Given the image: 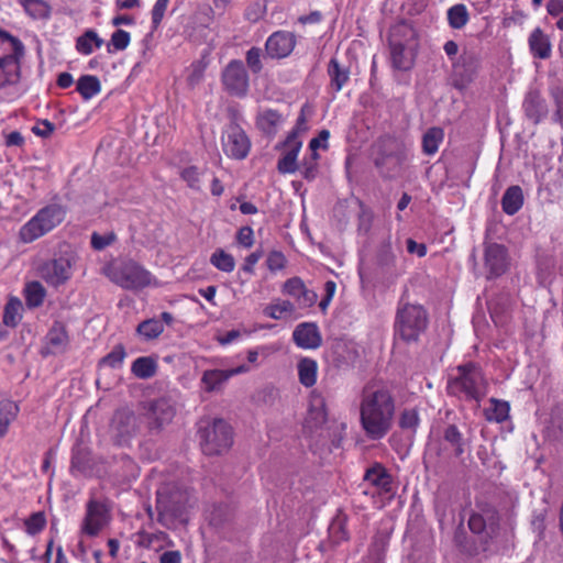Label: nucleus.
Wrapping results in <instances>:
<instances>
[{
	"label": "nucleus",
	"instance_id": "1",
	"mask_svg": "<svg viewBox=\"0 0 563 563\" xmlns=\"http://www.w3.org/2000/svg\"><path fill=\"white\" fill-rule=\"evenodd\" d=\"M395 398L383 382L366 383L361 393L360 421L365 434L372 440L383 439L391 429Z\"/></svg>",
	"mask_w": 563,
	"mask_h": 563
},
{
	"label": "nucleus",
	"instance_id": "2",
	"mask_svg": "<svg viewBox=\"0 0 563 563\" xmlns=\"http://www.w3.org/2000/svg\"><path fill=\"white\" fill-rule=\"evenodd\" d=\"M407 151L397 139L385 135L374 144V165L382 177L394 179L401 175Z\"/></svg>",
	"mask_w": 563,
	"mask_h": 563
},
{
	"label": "nucleus",
	"instance_id": "3",
	"mask_svg": "<svg viewBox=\"0 0 563 563\" xmlns=\"http://www.w3.org/2000/svg\"><path fill=\"white\" fill-rule=\"evenodd\" d=\"M457 375L448 382V391L454 396L479 402L487 393V382L479 366L468 363L457 366Z\"/></svg>",
	"mask_w": 563,
	"mask_h": 563
},
{
	"label": "nucleus",
	"instance_id": "4",
	"mask_svg": "<svg viewBox=\"0 0 563 563\" xmlns=\"http://www.w3.org/2000/svg\"><path fill=\"white\" fill-rule=\"evenodd\" d=\"M428 325V313L421 305L402 303L398 307L395 330L405 342H417Z\"/></svg>",
	"mask_w": 563,
	"mask_h": 563
},
{
	"label": "nucleus",
	"instance_id": "5",
	"mask_svg": "<svg viewBox=\"0 0 563 563\" xmlns=\"http://www.w3.org/2000/svg\"><path fill=\"white\" fill-rule=\"evenodd\" d=\"M23 51L18 38L0 29V89L16 80Z\"/></svg>",
	"mask_w": 563,
	"mask_h": 563
},
{
	"label": "nucleus",
	"instance_id": "6",
	"mask_svg": "<svg viewBox=\"0 0 563 563\" xmlns=\"http://www.w3.org/2000/svg\"><path fill=\"white\" fill-rule=\"evenodd\" d=\"M188 505V494L178 488H163L157 492L156 509L158 522L169 528L175 520L183 519Z\"/></svg>",
	"mask_w": 563,
	"mask_h": 563
},
{
	"label": "nucleus",
	"instance_id": "7",
	"mask_svg": "<svg viewBox=\"0 0 563 563\" xmlns=\"http://www.w3.org/2000/svg\"><path fill=\"white\" fill-rule=\"evenodd\" d=\"M111 282L124 289H141L151 284V273L133 261L122 262L104 268Z\"/></svg>",
	"mask_w": 563,
	"mask_h": 563
},
{
	"label": "nucleus",
	"instance_id": "8",
	"mask_svg": "<svg viewBox=\"0 0 563 563\" xmlns=\"http://www.w3.org/2000/svg\"><path fill=\"white\" fill-rule=\"evenodd\" d=\"M200 445L207 455H219L227 452L233 443L231 427L223 419H214L211 424L199 431Z\"/></svg>",
	"mask_w": 563,
	"mask_h": 563
},
{
	"label": "nucleus",
	"instance_id": "9",
	"mask_svg": "<svg viewBox=\"0 0 563 563\" xmlns=\"http://www.w3.org/2000/svg\"><path fill=\"white\" fill-rule=\"evenodd\" d=\"M141 428L140 418L130 409L117 410L111 419L109 432L117 445H128Z\"/></svg>",
	"mask_w": 563,
	"mask_h": 563
},
{
	"label": "nucleus",
	"instance_id": "10",
	"mask_svg": "<svg viewBox=\"0 0 563 563\" xmlns=\"http://www.w3.org/2000/svg\"><path fill=\"white\" fill-rule=\"evenodd\" d=\"M142 409V416L146 421L150 433H159L173 421L176 415L174 404L167 398L144 402Z\"/></svg>",
	"mask_w": 563,
	"mask_h": 563
},
{
	"label": "nucleus",
	"instance_id": "11",
	"mask_svg": "<svg viewBox=\"0 0 563 563\" xmlns=\"http://www.w3.org/2000/svg\"><path fill=\"white\" fill-rule=\"evenodd\" d=\"M110 510L103 501L90 498L86 505V515L81 525V532L96 537L108 525Z\"/></svg>",
	"mask_w": 563,
	"mask_h": 563
},
{
	"label": "nucleus",
	"instance_id": "12",
	"mask_svg": "<svg viewBox=\"0 0 563 563\" xmlns=\"http://www.w3.org/2000/svg\"><path fill=\"white\" fill-rule=\"evenodd\" d=\"M479 64V57L475 52H463L453 64V86L459 90L465 89L474 80Z\"/></svg>",
	"mask_w": 563,
	"mask_h": 563
},
{
	"label": "nucleus",
	"instance_id": "13",
	"mask_svg": "<svg viewBox=\"0 0 563 563\" xmlns=\"http://www.w3.org/2000/svg\"><path fill=\"white\" fill-rule=\"evenodd\" d=\"M222 146L228 156L243 159L250 152L251 143L243 129L232 123L223 132Z\"/></svg>",
	"mask_w": 563,
	"mask_h": 563
},
{
	"label": "nucleus",
	"instance_id": "14",
	"mask_svg": "<svg viewBox=\"0 0 563 563\" xmlns=\"http://www.w3.org/2000/svg\"><path fill=\"white\" fill-rule=\"evenodd\" d=\"M225 89L234 96H245L249 89V75L241 60H231L222 73Z\"/></svg>",
	"mask_w": 563,
	"mask_h": 563
},
{
	"label": "nucleus",
	"instance_id": "15",
	"mask_svg": "<svg viewBox=\"0 0 563 563\" xmlns=\"http://www.w3.org/2000/svg\"><path fill=\"white\" fill-rule=\"evenodd\" d=\"M510 262L507 250L498 243L486 245L484 252V266L487 272L486 277L497 278L504 275L509 268Z\"/></svg>",
	"mask_w": 563,
	"mask_h": 563
},
{
	"label": "nucleus",
	"instance_id": "16",
	"mask_svg": "<svg viewBox=\"0 0 563 563\" xmlns=\"http://www.w3.org/2000/svg\"><path fill=\"white\" fill-rule=\"evenodd\" d=\"M499 527V515L494 508H483L479 512H473L468 519V528L482 536L484 540L493 538Z\"/></svg>",
	"mask_w": 563,
	"mask_h": 563
},
{
	"label": "nucleus",
	"instance_id": "17",
	"mask_svg": "<svg viewBox=\"0 0 563 563\" xmlns=\"http://www.w3.org/2000/svg\"><path fill=\"white\" fill-rule=\"evenodd\" d=\"M41 277L52 286L66 283L71 276V263L69 258L59 257L42 265Z\"/></svg>",
	"mask_w": 563,
	"mask_h": 563
},
{
	"label": "nucleus",
	"instance_id": "18",
	"mask_svg": "<svg viewBox=\"0 0 563 563\" xmlns=\"http://www.w3.org/2000/svg\"><path fill=\"white\" fill-rule=\"evenodd\" d=\"M69 338L66 328L60 322H55L43 340L41 354L43 356L58 355L67 350Z\"/></svg>",
	"mask_w": 563,
	"mask_h": 563
},
{
	"label": "nucleus",
	"instance_id": "19",
	"mask_svg": "<svg viewBox=\"0 0 563 563\" xmlns=\"http://www.w3.org/2000/svg\"><path fill=\"white\" fill-rule=\"evenodd\" d=\"M296 46V36L291 32H274L266 41V54L272 58H285Z\"/></svg>",
	"mask_w": 563,
	"mask_h": 563
},
{
	"label": "nucleus",
	"instance_id": "20",
	"mask_svg": "<svg viewBox=\"0 0 563 563\" xmlns=\"http://www.w3.org/2000/svg\"><path fill=\"white\" fill-rule=\"evenodd\" d=\"M246 371L244 365L231 369H207L202 373L201 385L207 393L221 391L225 383L234 375Z\"/></svg>",
	"mask_w": 563,
	"mask_h": 563
},
{
	"label": "nucleus",
	"instance_id": "21",
	"mask_svg": "<svg viewBox=\"0 0 563 563\" xmlns=\"http://www.w3.org/2000/svg\"><path fill=\"white\" fill-rule=\"evenodd\" d=\"M66 213V209L58 202H52L37 211V238L46 234L58 225Z\"/></svg>",
	"mask_w": 563,
	"mask_h": 563
},
{
	"label": "nucleus",
	"instance_id": "22",
	"mask_svg": "<svg viewBox=\"0 0 563 563\" xmlns=\"http://www.w3.org/2000/svg\"><path fill=\"white\" fill-rule=\"evenodd\" d=\"M328 413L323 396L312 390L309 397V408L305 419V428L313 431L327 422Z\"/></svg>",
	"mask_w": 563,
	"mask_h": 563
},
{
	"label": "nucleus",
	"instance_id": "23",
	"mask_svg": "<svg viewBox=\"0 0 563 563\" xmlns=\"http://www.w3.org/2000/svg\"><path fill=\"white\" fill-rule=\"evenodd\" d=\"M292 340L297 346L306 350L318 349L322 343L320 331L312 322L298 324L292 332Z\"/></svg>",
	"mask_w": 563,
	"mask_h": 563
},
{
	"label": "nucleus",
	"instance_id": "24",
	"mask_svg": "<svg viewBox=\"0 0 563 563\" xmlns=\"http://www.w3.org/2000/svg\"><path fill=\"white\" fill-rule=\"evenodd\" d=\"M523 110L526 117L534 124L540 123L549 112L547 101L538 91H530L527 93L523 101Z\"/></svg>",
	"mask_w": 563,
	"mask_h": 563
},
{
	"label": "nucleus",
	"instance_id": "25",
	"mask_svg": "<svg viewBox=\"0 0 563 563\" xmlns=\"http://www.w3.org/2000/svg\"><path fill=\"white\" fill-rule=\"evenodd\" d=\"M284 145L287 147V151L278 161L277 169L282 174H292L298 169L297 157L302 142L294 141V135H288Z\"/></svg>",
	"mask_w": 563,
	"mask_h": 563
},
{
	"label": "nucleus",
	"instance_id": "26",
	"mask_svg": "<svg viewBox=\"0 0 563 563\" xmlns=\"http://www.w3.org/2000/svg\"><path fill=\"white\" fill-rule=\"evenodd\" d=\"M391 64L399 70H408L413 65L416 46H405L401 43H389Z\"/></svg>",
	"mask_w": 563,
	"mask_h": 563
},
{
	"label": "nucleus",
	"instance_id": "27",
	"mask_svg": "<svg viewBox=\"0 0 563 563\" xmlns=\"http://www.w3.org/2000/svg\"><path fill=\"white\" fill-rule=\"evenodd\" d=\"M284 122V117L277 110L265 109L257 114L256 125L267 136L276 135L278 128Z\"/></svg>",
	"mask_w": 563,
	"mask_h": 563
},
{
	"label": "nucleus",
	"instance_id": "28",
	"mask_svg": "<svg viewBox=\"0 0 563 563\" xmlns=\"http://www.w3.org/2000/svg\"><path fill=\"white\" fill-rule=\"evenodd\" d=\"M388 42L417 46V32L410 23L400 21L390 29Z\"/></svg>",
	"mask_w": 563,
	"mask_h": 563
},
{
	"label": "nucleus",
	"instance_id": "29",
	"mask_svg": "<svg viewBox=\"0 0 563 563\" xmlns=\"http://www.w3.org/2000/svg\"><path fill=\"white\" fill-rule=\"evenodd\" d=\"M529 47L534 57L547 59L551 55L550 40L548 35H545L539 27L533 30V32L530 34Z\"/></svg>",
	"mask_w": 563,
	"mask_h": 563
},
{
	"label": "nucleus",
	"instance_id": "30",
	"mask_svg": "<svg viewBox=\"0 0 563 563\" xmlns=\"http://www.w3.org/2000/svg\"><path fill=\"white\" fill-rule=\"evenodd\" d=\"M523 205V192L519 186H510L501 198L503 211L508 216L516 214Z\"/></svg>",
	"mask_w": 563,
	"mask_h": 563
},
{
	"label": "nucleus",
	"instance_id": "31",
	"mask_svg": "<svg viewBox=\"0 0 563 563\" xmlns=\"http://www.w3.org/2000/svg\"><path fill=\"white\" fill-rule=\"evenodd\" d=\"M364 479L385 493L391 492V476L379 464L368 468L364 475Z\"/></svg>",
	"mask_w": 563,
	"mask_h": 563
},
{
	"label": "nucleus",
	"instance_id": "32",
	"mask_svg": "<svg viewBox=\"0 0 563 563\" xmlns=\"http://www.w3.org/2000/svg\"><path fill=\"white\" fill-rule=\"evenodd\" d=\"M298 378L305 387H312L317 382L318 363L310 357H302L297 364Z\"/></svg>",
	"mask_w": 563,
	"mask_h": 563
},
{
	"label": "nucleus",
	"instance_id": "33",
	"mask_svg": "<svg viewBox=\"0 0 563 563\" xmlns=\"http://www.w3.org/2000/svg\"><path fill=\"white\" fill-rule=\"evenodd\" d=\"M295 311L296 307L289 300L276 299L264 308L263 313L274 320H280Z\"/></svg>",
	"mask_w": 563,
	"mask_h": 563
},
{
	"label": "nucleus",
	"instance_id": "34",
	"mask_svg": "<svg viewBox=\"0 0 563 563\" xmlns=\"http://www.w3.org/2000/svg\"><path fill=\"white\" fill-rule=\"evenodd\" d=\"M157 371V363L151 356L137 357L131 366V372L134 376L141 379L153 377Z\"/></svg>",
	"mask_w": 563,
	"mask_h": 563
},
{
	"label": "nucleus",
	"instance_id": "35",
	"mask_svg": "<svg viewBox=\"0 0 563 563\" xmlns=\"http://www.w3.org/2000/svg\"><path fill=\"white\" fill-rule=\"evenodd\" d=\"M489 402H490V407L486 408L484 411L485 418L488 421L501 423L508 419L510 406L507 401L499 400L496 398H490Z\"/></svg>",
	"mask_w": 563,
	"mask_h": 563
},
{
	"label": "nucleus",
	"instance_id": "36",
	"mask_svg": "<svg viewBox=\"0 0 563 563\" xmlns=\"http://www.w3.org/2000/svg\"><path fill=\"white\" fill-rule=\"evenodd\" d=\"M76 89L85 100H89L100 92L101 84L98 77L84 75L78 79Z\"/></svg>",
	"mask_w": 563,
	"mask_h": 563
},
{
	"label": "nucleus",
	"instance_id": "37",
	"mask_svg": "<svg viewBox=\"0 0 563 563\" xmlns=\"http://www.w3.org/2000/svg\"><path fill=\"white\" fill-rule=\"evenodd\" d=\"M23 306L19 298L10 297L3 311V323L7 327L14 328L21 320Z\"/></svg>",
	"mask_w": 563,
	"mask_h": 563
},
{
	"label": "nucleus",
	"instance_id": "38",
	"mask_svg": "<svg viewBox=\"0 0 563 563\" xmlns=\"http://www.w3.org/2000/svg\"><path fill=\"white\" fill-rule=\"evenodd\" d=\"M444 137V131L441 128H430L422 136V151L427 155H433L438 152L439 145Z\"/></svg>",
	"mask_w": 563,
	"mask_h": 563
},
{
	"label": "nucleus",
	"instance_id": "39",
	"mask_svg": "<svg viewBox=\"0 0 563 563\" xmlns=\"http://www.w3.org/2000/svg\"><path fill=\"white\" fill-rule=\"evenodd\" d=\"M328 73L331 78V87L335 91H340L350 78L349 70L345 68H342L335 58H332L330 60L329 67H328Z\"/></svg>",
	"mask_w": 563,
	"mask_h": 563
},
{
	"label": "nucleus",
	"instance_id": "40",
	"mask_svg": "<svg viewBox=\"0 0 563 563\" xmlns=\"http://www.w3.org/2000/svg\"><path fill=\"white\" fill-rule=\"evenodd\" d=\"M99 48L103 44V40L100 38L93 30H87L81 36H79L76 41V48L79 53L89 55L93 52V46Z\"/></svg>",
	"mask_w": 563,
	"mask_h": 563
},
{
	"label": "nucleus",
	"instance_id": "41",
	"mask_svg": "<svg viewBox=\"0 0 563 563\" xmlns=\"http://www.w3.org/2000/svg\"><path fill=\"white\" fill-rule=\"evenodd\" d=\"M163 331L164 324L162 321L154 318L142 321L136 328V332L145 340H154L158 338Z\"/></svg>",
	"mask_w": 563,
	"mask_h": 563
},
{
	"label": "nucleus",
	"instance_id": "42",
	"mask_svg": "<svg viewBox=\"0 0 563 563\" xmlns=\"http://www.w3.org/2000/svg\"><path fill=\"white\" fill-rule=\"evenodd\" d=\"M470 15L464 4L459 3L448 10V21L452 29L460 30L466 25Z\"/></svg>",
	"mask_w": 563,
	"mask_h": 563
},
{
	"label": "nucleus",
	"instance_id": "43",
	"mask_svg": "<svg viewBox=\"0 0 563 563\" xmlns=\"http://www.w3.org/2000/svg\"><path fill=\"white\" fill-rule=\"evenodd\" d=\"M18 413V406L10 400L0 402V438L3 437L10 422L15 418Z\"/></svg>",
	"mask_w": 563,
	"mask_h": 563
},
{
	"label": "nucleus",
	"instance_id": "44",
	"mask_svg": "<svg viewBox=\"0 0 563 563\" xmlns=\"http://www.w3.org/2000/svg\"><path fill=\"white\" fill-rule=\"evenodd\" d=\"M210 263L216 268H218L219 271H222L224 273H231L234 271V267H235L234 257L221 249L216 250L212 253V255L210 257Z\"/></svg>",
	"mask_w": 563,
	"mask_h": 563
},
{
	"label": "nucleus",
	"instance_id": "45",
	"mask_svg": "<svg viewBox=\"0 0 563 563\" xmlns=\"http://www.w3.org/2000/svg\"><path fill=\"white\" fill-rule=\"evenodd\" d=\"M377 263L380 267L389 271L395 267L396 264V254L393 250L390 240L384 241L377 251Z\"/></svg>",
	"mask_w": 563,
	"mask_h": 563
},
{
	"label": "nucleus",
	"instance_id": "46",
	"mask_svg": "<svg viewBox=\"0 0 563 563\" xmlns=\"http://www.w3.org/2000/svg\"><path fill=\"white\" fill-rule=\"evenodd\" d=\"M443 439L454 450L455 456H461L464 453L463 435L454 424H450L443 433Z\"/></svg>",
	"mask_w": 563,
	"mask_h": 563
},
{
	"label": "nucleus",
	"instance_id": "47",
	"mask_svg": "<svg viewBox=\"0 0 563 563\" xmlns=\"http://www.w3.org/2000/svg\"><path fill=\"white\" fill-rule=\"evenodd\" d=\"M420 419L416 408L404 409L399 417V427L402 430L416 432L419 426Z\"/></svg>",
	"mask_w": 563,
	"mask_h": 563
},
{
	"label": "nucleus",
	"instance_id": "48",
	"mask_svg": "<svg viewBox=\"0 0 563 563\" xmlns=\"http://www.w3.org/2000/svg\"><path fill=\"white\" fill-rule=\"evenodd\" d=\"M126 356L125 349L122 344H118L113 350L100 360V365L118 368L122 365Z\"/></svg>",
	"mask_w": 563,
	"mask_h": 563
},
{
	"label": "nucleus",
	"instance_id": "49",
	"mask_svg": "<svg viewBox=\"0 0 563 563\" xmlns=\"http://www.w3.org/2000/svg\"><path fill=\"white\" fill-rule=\"evenodd\" d=\"M130 33L124 30H117L112 33L110 43L108 44V52L111 53V46L115 51H123L130 44Z\"/></svg>",
	"mask_w": 563,
	"mask_h": 563
},
{
	"label": "nucleus",
	"instance_id": "50",
	"mask_svg": "<svg viewBox=\"0 0 563 563\" xmlns=\"http://www.w3.org/2000/svg\"><path fill=\"white\" fill-rule=\"evenodd\" d=\"M305 288L306 285L300 277H291L284 283L282 291L283 294L288 295L297 300Z\"/></svg>",
	"mask_w": 563,
	"mask_h": 563
},
{
	"label": "nucleus",
	"instance_id": "51",
	"mask_svg": "<svg viewBox=\"0 0 563 563\" xmlns=\"http://www.w3.org/2000/svg\"><path fill=\"white\" fill-rule=\"evenodd\" d=\"M180 177L184 181L187 183L189 188L197 191L201 190L200 173L196 166H189L184 168L180 172Z\"/></svg>",
	"mask_w": 563,
	"mask_h": 563
},
{
	"label": "nucleus",
	"instance_id": "52",
	"mask_svg": "<svg viewBox=\"0 0 563 563\" xmlns=\"http://www.w3.org/2000/svg\"><path fill=\"white\" fill-rule=\"evenodd\" d=\"M117 240V235L114 232H108L106 234H99L98 232H93L91 234V246L96 251H102L106 247L113 244Z\"/></svg>",
	"mask_w": 563,
	"mask_h": 563
},
{
	"label": "nucleus",
	"instance_id": "53",
	"mask_svg": "<svg viewBox=\"0 0 563 563\" xmlns=\"http://www.w3.org/2000/svg\"><path fill=\"white\" fill-rule=\"evenodd\" d=\"M208 62L205 58H201L191 64L190 74L188 75V84L190 86H196L203 78L205 71L207 69Z\"/></svg>",
	"mask_w": 563,
	"mask_h": 563
},
{
	"label": "nucleus",
	"instance_id": "54",
	"mask_svg": "<svg viewBox=\"0 0 563 563\" xmlns=\"http://www.w3.org/2000/svg\"><path fill=\"white\" fill-rule=\"evenodd\" d=\"M261 55L262 49L255 46L246 52V64L253 74H258L263 68Z\"/></svg>",
	"mask_w": 563,
	"mask_h": 563
},
{
	"label": "nucleus",
	"instance_id": "55",
	"mask_svg": "<svg viewBox=\"0 0 563 563\" xmlns=\"http://www.w3.org/2000/svg\"><path fill=\"white\" fill-rule=\"evenodd\" d=\"M287 260L285 255L279 251L269 252L266 258V265L271 272H277L285 268Z\"/></svg>",
	"mask_w": 563,
	"mask_h": 563
},
{
	"label": "nucleus",
	"instance_id": "56",
	"mask_svg": "<svg viewBox=\"0 0 563 563\" xmlns=\"http://www.w3.org/2000/svg\"><path fill=\"white\" fill-rule=\"evenodd\" d=\"M329 137H330V132L328 130H321L319 132V135L317 137H313L310 141L309 147L312 151V154H311V159L312 161H317L318 159L319 155H318V153L316 151L319 147H323V148L328 147L327 141L329 140Z\"/></svg>",
	"mask_w": 563,
	"mask_h": 563
},
{
	"label": "nucleus",
	"instance_id": "57",
	"mask_svg": "<svg viewBox=\"0 0 563 563\" xmlns=\"http://www.w3.org/2000/svg\"><path fill=\"white\" fill-rule=\"evenodd\" d=\"M307 111L310 112L308 104H305L300 110V114L297 118L295 128L288 134V135H294V141H300L299 133H303L308 130L307 118H306Z\"/></svg>",
	"mask_w": 563,
	"mask_h": 563
},
{
	"label": "nucleus",
	"instance_id": "58",
	"mask_svg": "<svg viewBox=\"0 0 563 563\" xmlns=\"http://www.w3.org/2000/svg\"><path fill=\"white\" fill-rule=\"evenodd\" d=\"M552 97L556 107L554 113V121L558 122L561 126H563V89L555 88L552 90Z\"/></svg>",
	"mask_w": 563,
	"mask_h": 563
},
{
	"label": "nucleus",
	"instance_id": "59",
	"mask_svg": "<svg viewBox=\"0 0 563 563\" xmlns=\"http://www.w3.org/2000/svg\"><path fill=\"white\" fill-rule=\"evenodd\" d=\"M168 2L169 0H157L155 2L152 10V23L155 29L161 24L163 20Z\"/></svg>",
	"mask_w": 563,
	"mask_h": 563
},
{
	"label": "nucleus",
	"instance_id": "60",
	"mask_svg": "<svg viewBox=\"0 0 563 563\" xmlns=\"http://www.w3.org/2000/svg\"><path fill=\"white\" fill-rule=\"evenodd\" d=\"M236 241L240 245L250 249L254 244V233L251 227H242L238 234Z\"/></svg>",
	"mask_w": 563,
	"mask_h": 563
},
{
	"label": "nucleus",
	"instance_id": "61",
	"mask_svg": "<svg viewBox=\"0 0 563 563\" xmlns=\"http://www.w3.org/2000/svg\"><path fill=\"white\" fill-rule=\"evenodd\" d=\"M20 239L24 243H30L35 240V216L32 217L26 224H24L20 230Z\"/></svg>",
	"mask_w": 563,
	"mask_h": 563
},
{
	"label": "nucleus",
	"instance_id": "62",
	"mask_svg": "<svg viewBox=\"0 0 563 563\" xmlns=\"http://www.w3.org/2000/svg\"><path fill=\"white\" fill-rule=\"evenodd\" d=\"M318 299V295L316 291L305 288L303 291H301L300 296L297 298V302L299 307L301 308H308L316 303Z\"/></svg>",
	"mask_w": 563,
	"mask_h": 563
},
{
	"label": "nucleus",
	"instance_id": "63",
	"mask_svg": "<svg viewBox=\"0 0 563 563\" xmlns=\"http://www.w3.org/2000/svg\"><path fill=\"white\" fill-rule=\"evenodd\" d=\"M263 252L262 251H255L246 256L244 264L242 265V271L246 274H254V266L257 264V262L262 258Z\"/></svg>",
	"mask_w": 563,
	"mask_h": 563
},
{
	"label": "nucleus",
	"instance_id": "64",
	"mask_svg": "<svg viewBox=\"0 0 563 563\" xmlns=\"http://www.w3.org/2000/svg\"><path fill=\"white\" fill-rule=\"evenodd\" d=\"M55 124L49 122L48 120H38L37 119V136L41 137H49L55 131Z\"/></svg>",
	"mask_w": 563,
	"mask_h": 563
}]
</instances>
